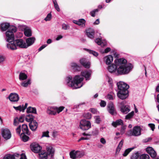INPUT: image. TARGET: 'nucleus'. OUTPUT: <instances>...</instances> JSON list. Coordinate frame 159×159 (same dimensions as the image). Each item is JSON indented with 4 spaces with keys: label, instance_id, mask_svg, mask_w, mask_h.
<instances>
[{
    "label": "nucleus",
    "instance_id": "obj_1",
    "mask_svg": "<svg viewBox=\"0 0 159 159\" xmlns=\"http://www.w3.org/2000/svg\"><path fill=\"white\" fill-rule=\"evenodd\" d=\"M115 62L117 68V75H126L132 70L133 65L131 63L127 64V60L123 58L116 59Z\"/></svg>",
    "mask_w": 159,
    "mask_h": 159
},
{
    "label": "nucleus",
    "instance_id": "obj_2",
    "mask_svg": "<svg viewBox=\"0 0 159 159\" xmlns=\"http://www.w3.org/2000/svg\"><path fill=\"white\" fill-rule=\"evenodd\" d=\"M84 79V78L81 75H76L73 78V80L72 77L71 76L67 77L65 80L67 86L71 87L73 89H77L83 86L82 82Z\"/></svg>",
    "mask_w": 159,
    "mask_h": 159
},
{
    "label": "nucleus",
    "instance_id": "obj_3",
    "mask_svg": "<svg viewBox=\"0 0 159 159\" xmlns=\"http://www.w3.org/2000/svg\"><path fill=\"white\" fill-rule=\"evenodd\" d=\"M118 91L117 93V96L120 99H125L128 96V89L129 86L123 82L120 81L117 83Z\"/></svg>",
    "mask_w": 159,
    "mask_h": 159
},
{
    "label": "nucleus",
    "instance_id": "obj_4",
    "mask_svg": "<svg viewBox=\"0 0 159 159\" xmlns=\"http://www.w3.org/2000/svg\"><path fill=\"white\" fill-rule=\"evenodd\" d=\"M10 23L4 22L0 23V31L3 32L6 31L4 33L5 39L6 41L8 42L7 44V47L10 49Z\"/></svg>",
    "mask_w": 159,
    "mask_h": 159
},
{
    "label": "nucleus",
    "instance_id": "obj_5",
    "mask_svg": "<svg viewBox=\"0 0 159 159\" xmlns=\"http://www.w3.org/2000/svg\"><path fill=\"white\" fill-rule=\"evenodd\" d=\"M26 43L22 39H19L11 40V49L15 50L17 49V47L21 48H26Z\"/></svg>",
    "mask_w": 159,
    "mask_h": 159
},
{
    "label": "nucleus",
    "instance_id": "obj_6",
    "mask_svg": "<svg viewBox=\"0 0 159 159\" xmlns=\"http://www.w3.org/2000/svg\"><path fill=\"white\" fill-rule=\"evenodd\" d=\"M141 128L140 126H136L133 128L132 130L130 129L126 133V134L129 136H138L141 134Z\"/></svg>",
    "mask_w": 159,
    "mask_h": 159
},
{
    "label": "nucleus",
    "instance_id": "obj_7",
    "mask_svg": "<svg viewBox=\"0 0 159 159\" xmlns=\"http://www.w3.org/2000/svg\"><path fill=\"white\" fill-rule=\"evenodd\" d=\"M80 127L83 130H88L91 127V123L88 120H82L80 122Z\"/></svg>",
    "mask_w": 159,
    "mask_h": 159
},
{
    "label": "nucleus",
    "instance_id": "obj_8",
    "mask_svg": "<svg viewBox=\"0 0 159 159\" xmlns=\"http://www.w3.org/2000/svg\"><path fill=\"white\" fill-rule=\"evenodd\" d=\"M107 110L109 113L112 115H114L116 113L114 105L112 102H109L107 104Z\"/></svg>",
    "mask_w": 159,
    "mask_h": 159
},
{
    "label": "nucleus",
    "instance_id": "obj_9",
    "mask_svg": "<svg viewBox=\"0 0 159 159\" xmlns=\"http://www.w3.org/2000/svg\"><path fill=\"white\" fill-rule=\"evenodd\" d=\"M125 102L123 101L120 103V111L123 113L126 114L130 111V107L128 106L125 105Z\"/></svg>",
    "mask_w": 159,
    "mask_h": 159
},
{
    "label": "nucleus",
    "instance_id": "obj_10",
    "mask_svg": "<svg viewBox=\"0 0 159 159\" xmlns=\"http://www.w3.org/2000/svg\"><path fill=\"white\" fill-rule=\"evenodd\" d=\"M31 150L35 153H39L42 149V147L38 143H34L30 145Z\"/></svg>",
    "mask_w": 159,
    "mask_h": 159
},
{
    "label": "nucleus",
    "instance_id": "obj_11",
    "mask_svg": "<svg viewBox=\"0 0 159 159\" xmlns=\"http://www.w3.org/2000/svg\"><path fill=\"white\" fill-rule=\"evenodd\" d=\"M2 135L3 138L7 140L10 138V131L7 129H2Z\"/></svg>",
    "mask_w": 159,
    "mask_h": 159
},
{
    "label": "nucleus",
    "instance_id": "obj_12",
    "mask_svg": "<svg viewBox=\"0 0 159 159\" xmlns=\"http://www.w3.org/2000/svg\"><path fill=\"white\" fill-rule=\"evenodd\" d=\"M80 64L85 68H89L90 66V62L88 61L86 58H81L80 60Z\"/></svg>",
    "mask_w": 159,
    "mask_h": 159
},
{
    "label": "nucleus",
    "instance_id": "obj_13",
    "mask_svg": "<svg viewBox=\"0 0 159 159\" xmlns=\"http://www.w3.org/2000/svg\"><path fill=\"white\" fill-rule=\"evenodd\" d=\"M146 151L152 158L156 157L157 153L151 147H148L146 149Z\"/></svg>",
    "mask_w": 159,
    "mask_h": 159
},
{
    "label": "nucleus",
    "instance_id": "obj_14",
    "mask_svg": "<svg viewBox=\"0 0 159 159\" xmlns=\"http://www.w3.org/2000/svg\"><path fill=\"white\" fill-rule=\"evenodd\" d=\"M92 72L91 70H85L81 72V74L82 76L84 77L86 80H89L91 75Z\"/></svg>",
    "mask_w": 159,
    "mask_h": 159
},
{
    "label": "nucleus",
    "instance_id": "obj_15",
    "mask_svg": "<svg viewBox=\"0 0 159 159\" xmlns=\"http://www.w3.org/2000/svg\"><path fill=\"white\" fill-rule=\"evenodd\" d=\"M94 30L91 28L88 29L86 30V35L90 39H92L94 38Z\"/></svg>",
    "mask_w": 159,
    "mask_h": 159
},
{
    "label": "nucleus",
    "instance_id": "obj_16",
    "mask_svg": "<svg viewBox=\"0 0 159 159\" xmlns=\"http://www.w3.org/2000/svg\"><path fill=\"white\" fill-rule=\"evenodd\" d=\"M35 40L34 37H30L27 39L26 40V48L32 45L34 42Z\"/></svg>",
    "mask_w": 159,
    "mask_h": 159
},
{
    "label": "nucleus",
    "instance_id": "obj_17",
    "mask_svg": "<svg viewBox=\"0 0 159 159\" xmlns=\"http://www.w3.org/2000/svg\"><path fill=\"white\" fill-rule=\"evenodd\" d=\"M29 125L30 129L33 131H35L38 127V123L36 120H34L33 122H31L29 123Z\"/></svg>",
    "mask_w": 159,
    "mask_h": 159
},
{
    "label": "nucleus",
    "instance_id": "obj_18",
    "mask_svg": "<svg viewBox=\"0 0 159 159\" xmlns=\"http://www.w3.org/2000/svg\"><path fill=\"white\" fill-rule=\"evenodd\" d=\"M47 112L49 115H55L56 114L55 107H48Z\"/></svg>",
    "mask_w": 159,
    "mask_h": 159
},
{
    "label": "nucleus",
    "instance_id": "obj_19",
    "mask_svg": "<svg viewBox=\"0 0 159 159\" xmlns=\"http://www.w3.org/2000/svg\"><path fill=\"white\" fill-rule=\"evenodd\" d=\"M21 130L22 133L21 134H26L28 135H30V133L29 131L27 125L25 124H23L22 125Z\"/></svg>",
    "mask_w": 159,
    "mask_h": 159
},
{
    "label": "nucleus",
    "instance_id": "obj_20",
    "mask_svg": "<svg viewBox=\"0 0 159 159\" xmlns=\"http://www.w3.org/2000/svg\"><path fill=\"white\" fill-rule=\"evenodd\" d=\"M17 30V28L16 26L11 25V40L14 39V35L13 33L16 32Z\"/></svg>",
    "mask_w": 159,
    "mask_h": 159
},
{
    "label": "nucleus",
    "instance_id": "obj_21",
    "mask_svg": "<svg viewBox=\"0 0 159 159\" xmlns=\"http://www.w3.org/2000/svg\"><path fill=\"white\" fill-rule=\"evenodd\" d=\"M25 36L29 37L32 35V32L30 29L28 27H25L23 28Z\"/></svg>",
    "mask_w": 159,
    "mask_h": 159
},
{
    "label": "nucleus",
    "instance_id": "obj_22",
    "mask_svg": "<svg viewBox=\"0 0 159 159\" xmlns=\"http://www.w3.org/2000/svg\"><path fill=\"white\" fill-rule=\"evenodd\" d=\"M19 99V96L16 93H11V102H17Z\"/></svg>",
    "mask_w": 159,
    "mask_h": 159
},
{
    "label": "nucleus",
    "instance_id": "obj_23",
    "mask_svg": "<svg viewBox=\"0 0 159 159\" xmlns=\"http://www.w3.org/2000/svg\"><path fill=\"white\" fill-rule=\"evenodd\" d=\"M95 41L98 45H101L102 47L106 45L107 44L106 41H102L101 39L99 38L96 39Z\"/></svg>",
    "mask_w": 159,
    "mask_h": 159
},
{
    "label": "nucleus",
    "instance_id": "obj_24",
    "mask_svg": "<svg viewBox=\"0 0 159 159\" xmlns=\"http://www.w3.org/2000/svg\"><path fill=\"white\" fill-rule=\"evenodd\" d=\"M46 149L48 153L52 157L54 152V148L51 146H48L47 147Z\"/></svg>",
    "mask_w": 159,
    "mask_h": 159
},
{
    "label": "nucleus",
    "instance_id": "obj_25",
    "mask_svg": "<svg viewBox=\"0 0 159 159\" xmlns=\"http://www.w3.org/2000/svg\"><path fill=\"white\" fill-rule=\"evenodd\" d=\"M104 59L105 61L106 64L107 65H109L113 61V57L111 55H108L105 57L104 58Z\"/></svg>",
    "mask_w": 159,
    "mask_h": 159
},
{
    "label": "nucleus",
    "instance_id": "obj_26",
    "mask_svg": "<svg viewBox=\"0 0 159 159\" xmlns=\"http://www.w3.org/2000/svg\"><path fill=\"white\" fill-rule=\"evenodd\" d=\"M71 66L73 69L75 71H80L81 70L80 66L78 65L76 63L72 62L71 64Z\"/></svg>",
    "mask_w": 159,
    "mask_h": 159
},
{
    "label": "nucleus",
    "instance_id": "obj_27",
    "mask_svg": "<svg viewBox=\"0 0 159 159\" xmlns=\"http://www.w3.org/2000/svg\"><path fill=\"white\" fill-rule=\"evenodd\" d=\"M78 151H75V150H72L70 152V157L72 159H76L77 157Z\"/></svg>",
    "mask_w": 159,
    "mask_h": 159
},
{
    "label": "nucleus",
    "instance_id": "obj_28",
    "mask_svg": "<svg viewBox=\"0 0 159 159\" xmlns=\"http://www.w3.org/2000/svg\"><path fill=\"white\" fill-rule=\"evenodd\" d=\"M108 70L111 73L114 72L117 70V66L116 64L115 65L112 64L108 67Z\"/></svg>",
    "mask_w": 159,
    "mask_h": 159
},
{
    "label": "nucleus",
    "instance_id": "obj_29",
    "mask_svg": "<svg viewBox=\"0 0 159 159\" xmlns=\"http://www.w3.org/2000/svg\"><path fill=\"white\" fill-rule=\"evenodd\" d=\"M123 121L121 119L117 120L116 121L113 122L112 124V125L115 127L119 125L122 126L123 125Z\"/></svg>",
    "mask_w": 159,
    "mask_h": 159
},
{
    "label": "nucleus",
    "instance_id": "obj_30",
    "mask_svg": "<svg viewBox=\"0 0 159 159\" xmlns=\"http://www.w3.org/2000/svg\"><path fill=\"white\" fill-rule=\"evenodd\" d=\"M124 143V140L122 139L120 142L119 144L116 149V153L117 154L120 151Z\"/></svg>",
    "mask_w": 159,
    "mask_h": 159
},
{
    "label": "nucleus",
    "instance_id": "obj_31",
    "mask_svg": "<svg viewBox=\"0 0 159 159\" xmlns=\"http://www.w3.org/2000/svg\"><path fill=\"white\" fill-rule=\"evenodd\" d=\"M34 116L31 114H28L27 115L25 118L26 120L28 122H33L34 119Z\"/></svg>",
    "mask_w": 159,
    "mask_h": 159
},
{
    "label": "nucleus",
    "instance_id": "obj_32",
    "mask_svg": "<svg viewBox=\"0 0 159 159\" xmlns=\"http://www.w3.org/2000/svg\"><path fill=\"white\" fill-rule=\"evenodd\" d=\"M25 134H21L20 137L21 140L24 142L27 141L29 139V137Z\"/></svg>",
    "mask_w": 159,
    "mask_h": 159
},
{
    "label": "nucleus",
    "instance_id": "obj_33",
    "mask_svg": "<svg viewBox=\"0 0 159 159\" xmlns=\"http://www.w3.org/2000/svg\"><path fill=\"white\" fill-rule=\"evenodd\" d=\"M28 113H32L36 114L37 113L36 109L35 107H29L27 110Z\"/></svg>",
    "mask_w": 159,
    "mask_h": 159
},
{
    "label": "nucleus",
    "instance_id": "obj_34",
    "mask_svg": "<svg viewBox=\"0 0 159 159\" xmlns=\"http://www.w3.org/2000/svg\"><path fill=\"white\" fill-rule=\"evenodd\" d=\"M85 20L83 19H79L78 22L77 23V25L81 27H84L85 26Z\"/></svg>",
    "mask_w": 159,
    "mask_h": 159
},
{
    "label": "nucleus",
    "instance_id": "obj_35",
    "mask_svg": "<svg viewBox=\"0 0 159 159\" xmlns=\"http://www.w3.org/2000/svg\"><path fill=\"white\" fill-rule=\"evenodd\" d=\"M40 159H47L48 157V155L46 152H42L39 154Z\"/></svg>",
    "mask_w": 159,
    "mask_h": 159
},
{
    "label": "nucleus",
    "instance_id": "obj_36",
    "mask_svg": "<svg viewBox=\"0 0 159 159\" xmlns=\"http://www.w3.org/2000/svg\"><path fill=\"white\" fill-rule=\"evenodd\" d=\"M27 76L25 73L21 72L19 75V79L20 80H24L27 79Z\"/></svg>",
    "mask_w": 159,
    "mask_h": 159
},
{
    "label": "nucleus",
    "instance_id": "obj_37",
    "mask_svg": "<svg viewBox=\"0 0 159 159\" xmlns=\"http://www.w3.org/2000/svg\"><path fill=\"white\" fill-rule=\"evenodd\" d=\"M134 148V147H132L130 148H128L125 150L123 154V155L124 157L126 156Z\"/></svg>",
    "mask_w": 159,
    "mask_h": 159
},
{
    "label": "nucleus",
    "instance_id": "obj_38",
    "mask_svg": "<svg viewBox=\"0 0 159 159\" xmlns=\"http://www.w3.org/2000/svg\"><path fill=\"white\" fill-rule=\"evenodd\" d=\"M13 107L17 111H22V112H24L25 110V108L24 109L23 108L22 105H20L17 107L13 106Z\"/></svg>",
    "mask_w": 159,
    "mask_h": 159
},
{
    "label": "nucleus",
    "instance_id": "obj_39",
    "mask_svg": "<svg viewBox=\"0 0 159 159\" xmlns=\"http://www.w3.org/2000/svg\"><path fill=\"white\" fill-rule=\"evenodd\" d=\"M54 4V7L55 9L58 11H60V9L57 3L56 0H52Z\"/></svg>",
    "mask_w": 159,
    "mask_h": 159
},
{
    "label": "nucleus",
    "instance_id": "obj_40",
    "mask_svg": "<svg viewBox=\"0 0 159 159\" xmlns=\"http://www.w3.org/2000/svg\"><path fill=\"white\" fill-rule=\"evenodd\" d=\"M31 83L30 80V79L28 80L27 81H25L21 84V85L24 87H27L28 85Z\"/></svg>",
    "mask_w": 159,
    "mask_h": 159
},
{
    "label": "nucleus",
    "instance_id": "obj_41",
    "mask_svg": "<svg viewBox=\"0 0 159 159\" xmlns=\"http://www.w3.org/2000/svg\"><path fill=\"white\" fill-rule=\"evenodd\" d=\"M65 107L63 106H61L59 107H55V109L56 110V113H59L64 109Z\"/></svg>",
    "mask_w": 159,
    "mask_h": 159
},
{
    "label": "nucleus",
    "instance_id": "obj_42",
    "mask_svg": "<svg viewBox=\"0 0 159 159\" xmlns=\"http://www.w3.org/2000/svg\"><path fill=\"white\" fill-rule=\"evenodd\" d=\"M134 114V112L133 111L130 113H129L125 116V119H129L131 118Z\"/></svg>",
    "mask_w": 159,
    "mask_h": 159
},
{
    "label": "nucleus",
    "instance_id": "obj_43",
    "mask_svg": "<svg viewBox=\"0 0 159 159\" xmlns=\"http://www.w3.org/2000/svg\"><path fill=\"white\" fill-rule=\"evenodd\" d=\"M139 155L138 152L133 153L131 157V159H137L139 157Z\"/></svg>",
    "mask_w": 159,
    "mask_h": 159
},
{
    "label": "nucleus",
    "instance_id": "obj_44",
    "mask_svg": "<svg viewBox=\"0 0 159 159\" xmlns=\"http://www.w3.org/2000/svg\"><path fill=\"white\" fill-rule=\"evenodd\" d=\"M98 130L97 129H95L93 130L92 134L93 136H96L98 135Z\"/></svg>",
    "mask_w": 159,
    "mask_h": 159
},
{
    "label": "nucleus",
    "instance_id": "obj_45",
    "mask_svg": "<svg viewBox=\"0 0 159 159\" xmlns=\"http://www.w3.org/2000/svg\"><path fill=\"white\" fill-rule=\"evenodd\" d=\"M126 128V126L123 125L121 126V129L120 130V134L122 135L125 132V129Z\"/></svg>",
    "mask_w": 159,
    "mask_h": 159
},
{
    "label": "nucleus",
    "instance_id": "obj_46",
    "mask_svg": "<svg viewBox=\"0 0 159 159\" xmlns=\"http://www.w3.org/2000/svg\"><path fill=\"white\" fill-rule=\"evenodd\" d=\"M149 155L146 154H143L140 157V159H149Z\"/></svg>",
    "mask_w": 159,
    "mask_h": 159
},
{
    "label": "nucleus",
    "instance_id": "obj_47",
    "mask_svg": "<svg viewBox=\"0 0 159 159\" xmlns=\"http://www.w3.org/2000/svg\"><path fill=\"white\" fill-rule=\"evenodd\" d=\"M98 11V9H95L90 12V15L92 17H94L95 16V13L96 12H97Z\"/></svg>",
    "mask_w": 159,
    "mask_h": 159
},
{
    "label": "nucleus",
    "instance_id": "obj_48",
    "mask_svg": "<svg viewBox=\"0 0 159 159\" xmlns=\"http://www.w3.org/2000/svg\"><path fill=\"white\" fill-rule=\"evenodd\" d=\"M52 18V15L51 13L48 14L46 17L44 19L46 21H49Z\"/></svg>",
    "mask_w": 159,
    "mask_h": 159
},
{
    "label": "nucleus",
    "instance_id": "obj_49",
    "mask_svg": "<svg viewBox=\"0 0 159 159\" xmlns=\"http://www.w3.org/2000/svg\"><path fill=\"white\" fill-rule=\"evenodd\" d=\"M21 130V125H19L16 129V132L17 134H19V135H20L21 134H20Z\"/></svg>",
    "mask_w": 159,
    "mask_h": 159
},
{
    "label": "nucleus",
    "instance_id": "obj_50",
    "mask_svg": "<svg viewBox=\"0 0 159 159\" xmlns=\"http://www.w3.org/2000/svg\"><path fill=\"white\" fill-rule=\"evenodd\" d=\"M49 131H47L45 132H44L43 133V134L42 135V137H49Z\"/></svg>",
    "mask_w": 159,
    "mask_h": 159
},
{
    "label": "nucleus",
    "instance_id": "obj_51",
    "mask_svg": "<svg viewBox=\"0 0 159 159\" xmlns=\"http://www.w3.org/2000/svg\"><path fill=\"white\" fill-rule=\"evenodd\" d=\"M84 116L87 119H90L91 118V114L90 113H87L84 114Z\"/></svg>",
    "mask_w": 159,
    "mask_h": 159
},
{
    "label": "nucleus",
    "instance_id": "obj_52",
    "mask_svg": "<svg viewBox=\"0 0 159 159\" xmlns=\"http://www.w3.org/2000/svg\"><path fill=\"white\" fill-rule=\"evenodd\" d=\"M85 105V103L84 102L81 103H80L78 105H75L74 106V107L75 108H80V107H83Z\"/></svg>",
    "mask_w": 159,
    "mask_h": 159
},
{
    "label": "nucleus",
    "instance_id": "obj_53",
    "mask_svg": "<svg viewBox=\"0 0 159 159\" xmlns=\"http://www.w3.org/2000/svg\"><path fill=\"white\" fill-rule=\"evenodd\" d=\"M107 80H108V82L109 84H110L111 87L113 86V81L111 78L108 77L107 78Z\"/></svg>",
    "mask_w": 159,
    "mask_h": 159
},
{
    "label": "nucleus",
    "instance_id": "obj_54",
    "mask_svg": "<svg viewBox=\"0 0 159 159\" xmlns=\"http://www.w3.org/2000/svg\"><path fill=\"white\" fill-rule=\"evenodd\" d=\"M62 28L63 29L66 30L69 29V26L68 25L63 23L62 25Z\"/></svg>",
    "mask_w": 159,
    "mask_h": 159
},
{
    "label": "nucleus",
    "instance_id": "obj_55",
    "mask_svg": "<svg viewBox=\"0 0 159 159\" xmlns=\"http://www.w3.org/2000/svg\"><path fill=\"white\" fill-rule=\"evenodd\" d=\"M19 154L18 153H15L14 154H11V159H16L15 157H18Z\"/></svg>",
    "mask_w": 159,
    "mask_h": 159
},
{
    "label": "nucleus",
    "instance_id": "obj_56",
    "mask_svg": "<svg viewBox=\"0 0 159 159\" xmlns=\"http://www.w3.org/2000/svg\"><path fill=\"white\" fill-rule=\"evenodd\" d=\"M106 105V102L105 101L103 100H101L100 103V106L102 107H104Z\"/></svg>",
    "mask_w": 159,
    "mask_h": 159
},
{
    "label": "nucleus",
    "instance_id": "obj_57",
    "mask_svg": "<svg viewBox=\"0 0 159 159\" xmlns=\"http://www.w3.org/2000/svg\"><path fill=\"white\" fill-rule=\"evenodd\" d=\"M96 122L97 124H99L101 121L100 117L98 116H96L95 117Z\"/></svg>",
    "mask_w": 159,
    "mask_h": 159
},
{
    "label": "nucleus",
    "instance_id": "obj_58",
    "mask_svg": "<svg viewBox=\"0 0 159 159\" xmlns=\"http://www.w3.org/2000/svg\"><path fill=\"white\" fill-rule=\"evenodd\" d=\"M148 125L151 128L152 131H154L155 128V125L154 124L152 123L149 124Z\"/></svg>",
    "mask_w": 159,
    "mask_h": 159
},
{
    "label": "nucleus",
    "instance_id": "obj_59",
    "mask_svg": "<svg viewBox=\"0 0 159 159\" xmlns=\"http://www.w3.org/2000/svg\"><path fill=\"white\" fill-rule=\"evenodd\" d=\"M89 52L90 53L93 54L94 56L96 57L98 55V53L92 50H90Z\"/></svg>",
    "mask_w": 159,
    "mask_h": 159
},
{
    "label": "nucleus",
    "instance_id": "obj_60",
    "mask_svg": "<svg viewBox=\"0 0 159 159\" xmlns=\"http://www.w3.org/2000/svg\"><path fill=\"white\" fill-rule=\"evenodd\" d=\"M24 120V117L23 116H20L18 119V121L19 122L22 123Z\"/></svg>",
    "mask_w": 159,
    "mask_h": 159
},
{
    "label": "nucleus",
    "instance_id": "obj_61",
    "mask_svg": "<svg viewBox=\"0 0 159 159\" xmlns=\"http://www.w3.org/2000/svg\"><path fill=\"white\" fill-rule=\"evenodd\" d=\"M19 122L18 121V119L16 118L14 120V125L17 126L19 125Z\"/></svg>",
    "mask_w": 159,
    "mask_h": 159
},
{
    "label": "nucleus",
    "instance_id": "obj_62",
    "mask_svg": "<svg viewBox=\"0 0 159 159\" xmlns=\"http://www.w3.org/2000/svg\"><path fill=\"white\" fill-rule=\"evenodd\" d=\"M100 142L103 144H105L106 143V140L103 138H101L100 139Z\"/></svg>",
    "mask_w": 159,
    "mask_h": 159
},
{
    "label": "nucleus",
    "instance_id": "obj_63",
    "mask_svg": "<svg viewBox=\"0 0 159 159\" xmlns=\"http://www.w3.org/2000/svg\"><path fill=\"white\" fill-rule=\"evenodd\" d=\"M47 46L46 44H44L42 45L41 47H40L38 49V51L39 52L41 51L42 50L44 49Z\"/></svg>",
    "mask_w": 159,
    "mask_h": 159
},
{
    "label": "nucleus",
    "instance_id": "obj_64",
    "mask_svg": "<svg viewBox=\"0 0 159 159\" xmlns=\"http://www.w3.org/2000/svg\"><path fill=\"white\" fill-rule=\"evenodd\" d=\"M3 159H10V154L6 155L3 157Z\"/></svg>",
    "mask_w": 159,
    "mask_h": 159
}]
</instances>
